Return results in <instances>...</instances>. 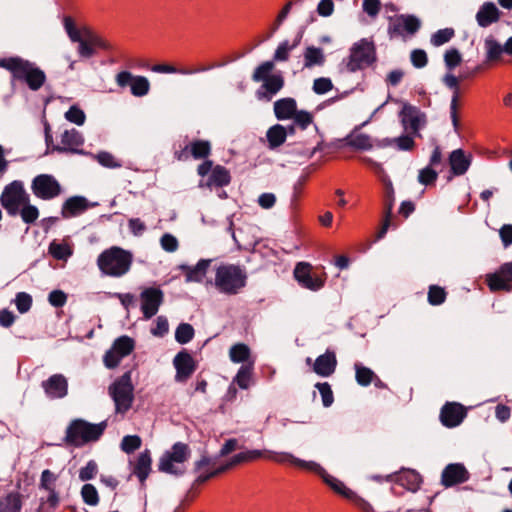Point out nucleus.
Returning a JSON list of instances; mask_svg holds the SVG:
<instances>
[{
	"label": "nucleus",
	"mask_w": 512,
	"mask_h": 512,
	"mask_svg": "<svg viewBox=\"0 0 512 512\" xmlns=\"http://www.w3.org/2000/svg\"><path fill=\"white\" fill-rule=\"evenodd\" d=\"M272 458L278 463L289 461L297 467L318 474L335 493L352 501L362 512H374L373 507L365 499L356 495V493L346 487L342 481L328 474L320 464L314 461H305L299 459L291 453L287 452H282V454H275V456Z\"/></svg>",
	"instance_id": "1"
},
{
	"label": "nucleus",
	"mask_w": 512,
	"mask_h": 512,
	"mask_svg": "<svg viewBox=\"0 0 512 512\" xmlns=\"http://www.w3.org/2000/svg\"><path fill=\"white\" fill-rule=\"evenodd\" d=\"M0 68L9 71L13 80L26 83L32 91H38L46 81V74L40 67L19 56L0 58Z\"/></svg>",
	"instance_id": "2"
},
{
	"label": "nucleus",
	"mask_w": 512,
	"mask_h": 512,
	"mask_svg": "<svg viewBox=\"0 0 512 512\" xmlns=\"http://www.w3.org/2000/svg\"><path fill=\"white\" fill-rule=\"evenodd\" d=\"M248 275L245 268L235 264H220L215 269L214 281H208L225 295H237L247 285Z\"/></svg>",
	"instance_id": "3"
},
{
	"label": "nucleus",
	"mask_w": 512,
	"mask_h": 512,
	"mask_svg": "<svg viewBox=\"0 0 512 512\" xmlns=\"http://www.w3.org/2000/svg\"><path fill=\"white\" fill-rule=\"evenodd\" d=\"M106 428L107 421L93 424L83 419H74L66 429L64 442L69 446L81 447L99 440Z\"/></svg>",
	"instance_id": "4"
},
{
	"label": "nucleus",
	"mask_w": 512,
	"mask_h": 512,
	"mask_svg": "<svg viewBox=\"0 0 512 512\" xmlns=\"http://www.w3.org/2000/svg\"><path fill=\"white\" fill-rule=\"evenodd\" d=\"M132 260L133 257L129 251L114 246L99 255L97 264L104 274L121 277L130 270Z\"/></svg>",
	"instance_id": "5"
},
{
	"label": "nucleus",
	"mask_w": 512,
	"mask_h": 512,
	"mask_svg": "<svg viewBox=\"0 0 512 512\" xmlns=\"http://www.w3.org/2000/svg\"><path fill=\"white\" fill-rule=\"evenodd\" d=\"M133 392L131 371L125 372L109 386V394L115 403L117 413L125 414L131 408L134 400Z\"/></svg>",
	"instance_id": "6"
},
{
	"label": "nucleus",
	"mask_w": 512,
	"mask_h": 512,
	"mask_svg": "<svg viewBox=\"0 0 512 512\" xmlns=\"http://www.w3.org/2000/svg\"><path fill=\"white\" fill-rule=\"evenodd\" d=\"M376 60L374 43L363 38L351 47L350 55L346 62V69L348 72L354 73L372 65Z\"/></svg>",
	"instance_id": "7"
},
{
	"label": "nucleus",
	"mask_w": 512,
	"mask_h": 512,
	"mask_svg": "<svg viewBox=\"0 0 512 512\" xmlns=\"http://www.w3.org/2000/svg\"><path fill=\"white\" fill-rule=\"evenodd\" d=\"M29 201V194L25 191L23 183L18 180L6 185L0 197L2 207L13 217L18 215L21 205Z\"/></svg>",
	"instance_id": "8"
},
{
	"label": "nucleus",
	"mask_w": 512,
	"mask_h": 512,
	"mask_svg": "<svg viewBox=\"0 0 512 512\" xmlns=\"http://www.w3.org/2000/svg\"><path fill=\"white\" fill-rule=\"evenodd\" d=\"M190 453L191 450L187 444L176 442L171 451H166L159 459V471L175 476L182 475L184 471L175 467L174 463H184L190 457Z\"/></svg>",
	"instance_id": "9"
},
{
	"label": "nucleus",
	"mask_w": 512,
	"mask_h": 512,
	"mask_svg": "<svg viewBox=\"0 0 512 512\" xmlns=\"http://www.w3.org/2000/svg\"><path fill=\"white\" fill-rule=\"evenodd\" d=\"M31 190L37 198L42 200H51L62 192L60 183L50 174H39L34 177Z\"/></svg>",
	"instance_id": "10"
},
{
	"label": "nucleus",
	"mask_w": 512,
	"mask_h": 512,
	"mask_svg": "<svg viewBox=\"0 0 512 512\" xmlns=\"http://www.w3.org/2000/svg\"><path fill=\"white\" fill-rule=\"evenodd\" d=\"M116 83L122 88L130 86L131 94L135 97H143L150 90V82L145 76H135L129 71L119 72L116 75Z\"/></svg>",
	"instance_id": "11"
},
{
	"label": "nucleus",
	"mask_w": 512,
	"mask_h": 512,
	"mask_svg": "<svg viewBox=\"0 0 512 512\" xmlns=\"http://www.w3.org/2000/svg\"><path fill=\"white\" fill-rule=\"evenodd\" d=\"M140 300L143 317L148 320L157 314L164 301V293L160 288L148 287L141 292Z\"/></svg>",
	"instance_id": "12"
},
{
	"label": "nucleus",
	"mask_w": 512,
	"mask_h": 512,
	"mask_svg": "<svg viewBox=\"0 0 512 512\" xmlns=\"http://www.w3.org/2000/svg\"><path fill=\"white\" fill-rule=\"evenodd\" d=\"M486 282L492 292L512 291V261L502 264L496 272L487 274Z\"/></svg>",
	"instance_id": "13"
},
{
	"label": "nucleus",
	"mask_w": 512,
	"mask_h": 512,
	"mask_svg": "<svg viewBox=\"0 0 512 512\" xmlns=\"http://www.w3.org/2000/svg\"><path fill=\"white\" fill-rule=\"evenodd\" d=\"M401 122L405 130L421 137L419 130L426 123V115L418 107L411 104H404L400 111Z\"/></svg>",
	"instance_id": "14"
},
{
	"label": "nucleus",
	"mask_w": 512,
	"mask_h": 512,
	"mask_svg": "<svg viewBox=\"0 0 512 512\" xmlns=\"http://www.w3.org/2000/svg\"><path fill=\"white\" fill-rule=\"evenodd\" d=\"M173 365L176 370L175 381L179 383L187 382L197 369L196 361L186 349L175 355Z\"/></svg>",
	"instance_id": "15"
},
{
	"label": "nucleus",
	"mask_w": 512,
	"mask_h": 512,
	"mask_svg": "<svg viewBox=\"0 0 512 512\" xmlns=\"http://www.w3.org/2000/svg\"><path fill=\"white\" fill-rule=\"evenodd\" d=\"M466 416V408L458 402H447L440 411V421L447 428L459 426Z\"/></svg>",
	"instance_id": "16"
},
{
	"label": "nucleus",
	"mask_w": 512,
	"mask_h": 512,
	"mask_svg": "<svg viewBox=\"0 0 512 512\" xmlns=\"http://www.w3.org/2000/svg\"><path fill=\"white\" fill-rule=\"evenodd\" d=\"M470 474L462 463H450L442 471L441 484L448 488L468 481Z\"/></svg>",
	"instance_id": "17"
},
{
	"label": "nucleus",
	"mask_w": 512,
	"mask_h": 512,
	"mask_svg": "<svg viewBox=\"0 0 512 512\" xmlns=\"http://www.w3.org/2000/svg\"><path fill=\"white\" fill-rule=\"evenodd\" d=\"M46 396L50 399H61L68 394V380L63 374H53L47 380L42 381Z\"/></svg>",
	"instance_id": "18"
},
{
	"label": "nucleus",
	"mask_w": 512,
	"mask_h": 512,
	"mask_svg": "<svg viewBox=\"0 0 512 512\" xmlns=\"http://www.w3.org/2000/svg\"><path fill=\"white\" fill-rule=\"evenodd\" d=\"M284 85L285 80L281 73L273 74L257 89L256 97L258 100L271 101L283 89Z\"/></svg>",
	"instance_id": "19"
},
{
	"label": "nucleus",
	"mask_w": 512,
	"mask_h": 512,
	"mask_svg": "<svg viewBox=\"0 0 512 512\" xmlns=\"http://www.w3.org/2000/svg\"><path fill=\"white\" fill-rule=\"evenodd\" d=\"M294 277L301 286L313 291L319 290L324 285L321 278L311 274L309 264L298 263L294 269Z\"/></svg>",
	"instance_id": "20"
},
{
	"label": "nucleus",
	"mask_w": 512,
	"mask_h": 512,
	"mask_svg": "<svg viewBox=\"0 0 512 512\" xmlns=\"http://www.w3.org/2000/svg\"><path fill=\"white\" fill-rule=\"evenodd\" d=\"M61 143L63 146L54 145L52 151L60 153H79L77 147L84 143L82 134L76 129L65 130L61 135Z\"/></svg>",
	"instance_id": "21"
},
{
	"label": "nucleus",
	"mask_w": 512,
	"mask_h": 512,
	"mask_svg": "<svg viewBox=\"0 0 512 512\" xmlns=\"http://www.w3.org/2000/svg\"><path fill=\"white\" fill-rule=\"evenodd\" d=\"M395 203L394 189L392 183L389 182L385 186V194H384V219L380 230L377 232L376 239H382L387 233L392 218V211Z\"/></svg>",
	"instance_id": "22"
},
{
	"label": "nucleus",
	"mask_w": 512,
	"mask_h": 512,
	"mask_svg": "<svg viewBox=\"0 0 512 512\" xmlns=\"http://www.w3.org/2000/svg\"><path fill=\"white\" fill-rule=\"evenodd\" d=\"M337 367V358L334 351L327 349L318 356L313 364V371L321 377L331 376Z\"/></svg>",
	"instance_id": "23"
},
{
	"label": "nucleus",
	"mask_w": 512,
	"mask_h": 512,
	"mask_svg": "<svg viewBox=\"0 0 512 512\" xmlns=\"http://www.w3.org/2000/svg\"><path fill=\"white\" fill-rule=\"evenodd\" d=\"M501 12L493 2L483 3L476 13V21L480 27L486 28L499 21Z\"/></svg>",
	"instance_id": "24"
},
{
	"label": "nucleus",
	"mask_w": 512,
	"mask_h": 512,
	"mask_svg": "<svg viewBox=\"0 0 512 512\" xmlns=\"http://www.w3.org/2000/svg\"><path fill=\"white\" fill-rule=\"evenodd\" d=\"M89 208L88 200L83 196L69 197L62 205L61 215L63 218L77 216Z\"/></svg>",
	"instance_id": "25"
},
{
	"label": "nucleus",
	"mask_w": 512,
	"mask_h": 512,
	"mask_svg": "<svg viewBox=\"0 0 512 512\" xmlns=\"http://www.w3.org/2000/svg\"><path fill=\"white\" fill-rule=\"evenodd\" d=\"M275 117L278 120L292 119L297 112V102L294 98H281L273 105Z\"/></svg>",
	"instance_id": "26"
},
{
	"label": "nucleus",
	"mask_w": 512,
	"mask_h": 512,
	"mask_svg": "<svg viewBox=\"0 0 512 512\" xmlns=\"http://www.w3.org/2000/svg\"><path fill=\"white\" fill-rule=\"evenodd\" d=\"M212 262V259H201L195 266L183 265L181 269L185 273L186 281L202 282Z\"/></svg>",
	"instance_id": "27"
},
{
	"label": "nucleus",
	"mask_w": 512,
	"mask_h": 512,
	"mask_svg": "<svg viewBox=\"0 0 512 512\" xmlns=\"http://www.w3.org/2000/svg\"><path fill=\"white\" fill-rule=\"evenodd\" d=\"M449 164L451 172L456 176H460L467 172L470 167L471 160L465 155L462 149H456L449 155Z\"/></svg>",
	"instance_id": "28"
},
{
	"label": "nucleus",
	"mask_w": 512,
	"mask_h": 512,
	"mask_svg": "<svg viewBox=\"0 0 512 512\" xmlns=\"http://www.w3.org/2000/svg\"><path fill=\"white\" fill-rule=\"evenodd\" d=\"M67 35L72 42L78 43L77 52L80 58L89 59L95 55V50L91 47V45H89L82 29L79 30L76 28Z\"/></svg>",
	"instance_id": "29"
},
{
	"label": "nucleus",
	"mask_w": 512,
	"mask_h": 512,
	"mask_svg": "<svg viewBox=\"0 0 512 512\" xmlns=\"http://www.w3.org/2000/svg\"><path fill=\"white\" fill-rule=\"evenodd\" d=\"M152 458L148 449L141 452L137 458L133 473L138 477L139 481L143 484L151 471Z\"/></svg>",
	"instance_id": "30"
},
{
	"label": "nucleus",
	"mask_w": 512,
	"mask_h": 512,
	"mask_svg": "<svg viewBox=\"0 0 512 512\" xmlns=\"http://www.w3.org/2000/svg\"><path fill=\"white\" fill-rule=\"evenodd\" d=\"M231 182V175L228 169L224 166L216 165L205 184L206 187H223L229 185Z\"/></svg>",
	"instance_id": "31"
},
{
	"label": "nucleus",
	"mask_w": 512,
	"mask_h": 512,
	"mask_svg": "<svg viewBox=\"0 0 512 512\" xmlns=\"http://www.w3.org/2000/svg\"><path fill=\"white\" fill-rule=\"evenodd\" d=\"M396 476V482L402 486H405L408 490L416 492L421 485V475L415 470H404Z\"/></svg>",
	"instance_id": "32"
},
{
	"label": "nucleus",
	"mask_w": 512,
	"mask_h": 512,
	"mask_svg": "<svg viewBox=\"0 0 512 512\" xmlns=\"http://www.w3.org/2000/svg\"><path fill=\"white\" fill-rule=\"evenodd\" d=\"M265 454H267V457L273 461H275L272 457L275 456V454H278L277 452L267 451V450H248L245 452H240L236 455H234L230 460L231 464L234 466L239 465L241 463L254 461L258 458L263 457Z\"/></svg>",
	"instance_id": "33"
},
{
	"label": "nucleus",
	"mask_w": 512,
	"mask_h": 512,
	"mask_svg": "<svg viewBox=\"0 0 512 512\" xmlns=\"http://www.w3.org/2000/svg\"><path fill=\"white\" fill-rule=\"evenodd\" d=\"M268 147L276 149L286 141V128L281 124L271 126L266 132Z\"/></svg>",
	"instance_id": "34"
},
{
	"label": "nucleus",
	"mask_w": 512,
	"mask_h": 512,
	"mask_svg": "<svg viewBox=\"0 0 512 512\" xmlns=\"http://www.w3.org/2000/svg\"><path fill=\"white\" fill-rule=\"evenodd\" d=\"M325 63V55L323 50L318 47L308 46L304 52V68H312L314 66H323Z\"/></svg>",
	"instance_id": "35"
},
{
	"label": "nucleus",
	"mask_w": 512,
	"mask_h": 512,
	"mask_svg": "<svg viewBox=\"0 0 512 512\" xmlns=\"http://www.w3.org/2000/svg\"><path fill=\"white\" fill-rule=\"evenodd\" d=\"M346 144L355 150H371L373 148L372 139L367 134L348 135L345 139Z\"/></svg>",
	"instance_id": "36"
},
{
	"label": "nucleus",
	"mask_w": 512,
	"mask_h": 512,
	"mask_svg": "<svg viewBox=\"0 0 512 512\" xmlns=\"http://www.w3.org/2000/svg\"><path fill=\"white\" fill-rule=\"evenodd\" d=\"M113 350L121 357L124 358L132 353L135 348V341L133 338L123 335L114 340L112 347Z\"/></svg>",
	"instance_id": "37"
},
{
	"label": "nucleus",
	"mask_w": 512,
	"mask_h": 512,
	"mask_svg": "<svg viewBox=\"0 0 512 512\" xmlns=\"http://www.w3.org/2000/svg\"><path fill=\"white\" fill-rule=\"evenodd\" d=\"M190 155L194 159H205L211 154V143L208 140H195L189 145Z\"/></svg>",
	"instance_id": "38"
},
{
	"label": "nucleus",
	"mask_w": 512,
	"mask_h": 512,
	"mask_svg": "<svg viewBox=\"0 0 512 512\" xmlns=\"http://www.w3.org/2000/svg\"><path fill=\"white\" fill-rule=\"evenodd\" d=\"M21 507V496L18 493H9L0 500V512H20Z\"/></svg>",
	"instance_id": "39"
},
{
	"label": "nucleus",
	"mask_w": 512,
	"mask_h": 512,
	"mask_svg": "<svg viewBox=\"0 0 512 512\" xmlns=\"http://www.w3.org/2000/svg\"><path fill=\"white\" fill-rule=\"evenodd\" d=\"M355 378L360 386L370 385L375 377V373L368 367L363 366L360 363H355Z\"/></svg>",
	"instance_id": "40"
},
{
	"label": "nucleus",
	"mask_w": 512,
	"mask_h": 512,
	"mask_svg": "<svg viewBox=\"0 0 512 512\" xmlns=\"http://www.w3.org/2000/svg\"><path fill=\"white\" fill-rule=\"evenodd\" d=\"M252 372L253 366L251 364L242 365L233 379V384H237L241 389H248L252 378Z\"/></svg>",
	"instance_id": "41"
},
{
	"label": "nucleus",
	"mask_w": 512,
	"mask_h": 512,
	"mask_svg": "<svg viewBox=\"0 0 512 512\" xmlns=\"http://www.w3.org/2000/svg\"><path fill=\"white\" fill-rule=\"evenodd\" d=\"M275 68V64L273 61H265L257 66L252 74V80L256 83L264 82L273 74L271 72Z\"/></svg>",
	"instance_id": "42"
},
{
	"label": "nucleus",
	"mask_w": 512,
	"mask_h": 512,
	"mask_svg": "<svg viewBox=\"0 0 512 512\" xmlns=\"http://www.w3.org/2000/svg\"><path fill=\"white\" fill-rule=\"evenodd\" d=\"M229 356L234 363L245 362L250 357V348L243 343L235 344L230 348Z\"/></svg>",
	"instance_id": "43"
},
{
	"label": "nucleus",
	"mask_w": 512,
	"mask_h": 512,
	"mask_svg": "<svg viewBox=\"0 0 512 512\" xmlns=\"http://www.w3.org/2000/svg\"><path fill=\"white\" fill-rule=\"evenodd\" d=\"M485 48L487 50L486 61L488 62L499 60L504 52L503 47L492 37L485 39Z\"/></svg>",
	"instance_id": "44"
},
{
	"label": "nucleus",
	"mask_w": 512,
	"mask_h": 512,
	"mask_svg": "<svg viewBox=\"0 0 512 512\" xmlns=\"http://www.w3.org/2000/svg\"><path fill=\"white\" fill-rule=\"evenodd\" d=\"M195 335L193 326L189 323H181L178 325L175 331V340L179 344L189 343Z\"/></svg>",
	"instance_id": "45"
},
{
	"label": "nucleus",
	"mask_w": 512,
	"mask_h": 512,
	"mask_svg": "<svg viewBox=\"0 0 512 512\" xmlns=\"http://www.w3.org/2000/svg\"><path fill=\"white\" fill-rule=\"evenodd\" d=\"M84 36L87 38L89 45L96 51V48L110 50L111 45L108 41L95 34L92 30L87 27L82 28Z\"/></svg>",
	"instance_id": "46"
},
{
	"label": "nucleus",
	"mask_w": 512,
	"mask_h": 512,
	"mask_svg": "<svg viewBox=\"0 0 512 512\" xmlns=\"http://www.w3.org/2000/svg\"><path fill=\"white\" fill-rule=\"evenodd\" d=\"M22 208H19V215L25 224H33L39 217V210L35 205L30 204V201L23 203Z\"/></svg>",
	"instance_id": "47"
},
{
	"label": "nucleus",
	"mask_w": 512,
	"mask_h": 512,
	"mask_svg": "<svg viewBox=\"0 0 512 512\" xmlns=\"http://www.w3.org/2000/svg\"><path fill=\"white\" fill-rule=\"evenodd\" d=\"M447 293L443 287L431 285L428 290V302L430 305L438 306L445 302Z\"/></svg>",
	"instance_id": "48"
},
{
	"label": "nucleus",
	"mask_w": 512,
	"mask_h": 512,
	"mask_svg": "<svg viewBox=\"0 0 512 512\" xmlns=\"http://www.w3.org/2000/svg\"><path fill=\"white\" fill-rule=\"evenodd\" d=\"M81 496L87 505L96 506L99 503L98 491L92 484H84L82 486Z\"/></svg>",
	"instance_id": "49"
},
{
	"label": "nucleus",
	"mask_w": 512,
	"mask_h": 512,
	"mask_svg": "<svg viewBox=\"0 0 512 512\" xmlns=\"http://www.w3.org/2000/svg\"><path fill=\"white\" fill-rule=\"evenodd\" d=\"M454 35L455 31L453 28L440 29L431 36V43L436 47L444 45L449 42Z\"/></svg>",
	"instance_id": "50"
},
{
	"label": "nucleus",
	"mask_w": 512,
	"mask_h": 512,
	"mask_svg": "<svg viewBox=\"0 0 512 512\" xmlns=\"http://www.w3.org/2000/svg\"><path fill=\"white\" fill-rule=\"evenodd\" d=\"M142 440L138 435H126L121 441V449L127 454L133 453L141 447Z\"/></svg>",
	"instance_id": "51"
},
{
	"label": "nucleus",
	"mask_w": 512,
	"mask_h": 512,
	"mask_svg": "<svg viewBox=\"0 0 512 512\" xmlns=\"http://www.w3.org/2000/svg\"><path fill=\"white\" fill-rule=\"evenodd\" d=\"M438 178V173L431 166H426L425 168L419 170L418 173V182L425 186L434 185Z\"/></svg>",
	"instance_id": "52"
},
{
	"label": "nucleus",
	"mask_w": 512,
	"mask_h": 512,
	"mask_svg": "<svg viewBox=\"0 0 512 512\" xmlns=\"http://www.w3.org/2000/svg\"><path fill=\"white\" fill-rule=\"evenodd\" d=\"M49 253L57 260H66L72 254L66 244L56 242H52L49 245Z\"/></svg>",
	"instance_id": "53"
},
{
	"label": "nucleus",
	"mask_w": 512,
	"mask_h": 512,
	"mask_svg": "<svg viewBox=\"0 0 512 512\" xmlns=\"http://www.w3.org/2000/svg\"><path fill=\"white\" fill-rule=\"evenodd\" d=\"M315 387L318 389V391L321 395L323 406L330 407L334 402L333 391L331 389L330 384L327 382H324V383L319 382V383H316Z\"/></svg>",
	"instance_id": "54"
},
{
	"label": "nucleus",
	"mask_w": 512,
	"mask_h": 512,
	"mask_svg": "<svg viewBox=\"0 0 512 512\" xmlns=\"http://www.w3.org/2000/svg\"><path fill=\"white\" fill-rule=\"evenodd\" d=\"M32 297L30 294L26 293V292H19L16 294V298H15V304H16V307H17V310L21 313V314H24L26 312H28L32 306Z\"/></svg>",
	"instance_id": "55"
},
{
	"label": "nucleus",
	"mask_w": 512,
	"mask_h": 512,
	"mask_svg": "<svg viewBox=\"0 0 512 512\" xmlns=\"http://www.w3.org/2000/svg\"><path fill=\"white\" fill-rule=\"evenodd\" d=\"M404 30L409 34H415L421 27L420 20L414 15L401 14Z\"/></svg>",
	"instance_id": "56"
},
{
	"label": "nucleus",
	"mask_w": 512,
	"mask_h": 512,
	"mask_svg": "<svg viewBox=\"0 0 512 512\" xmlns=\"http://www.w3.org/2000/svg\"><path fill=\"white\" fill-rule=\"evenodd\" d=\"M65 118L69 122L81 126L85 123L86 115L82 109L74 105L65 113Z\"/></svg>",
	"instance_id": "57"
},
{
	"label": "nucleus",
	"mask_w": 512,
	"mask_h": 512,
	"mask_svg": "<svg viewBox=\"0 0 512 512\" xmlns=\"http://www.w3.org/2000/svg\"><path fill=\"white\" fill-rule=\"evenodd\" d=\"M292 119L295 125H297L302 130H305L310 124L313 123V115L306 110H297Z\"/></svg>",
	"instance_id": "58"
},
{
	"label": "nucleus",
	"mask_w": 512,
	"mask_h": 512,
	"mask_svg": "<svg viewBox=\"0 0 512 512\" xmlns=\"http://www.w3.org/2000/svg\"><path fill=\"white\" fill-rule=\"evenodd\" d=\"M293 49L288 40L281 42L276 48L273 55V62H285L289 59V52Z\"/></svg>",
	"instance_id": "59"
},
{
	"label": "nucleus",
	"mask_w": 512,
	"mask_h": 512,
	"mask_svg": "<svg viewBox=\"0 0 512 512\" xmlns=\"http://www.w3.org/2000/svg\"><path fill=\"white\" fill-rule=\"evenodd\" d=\"M462 61V56L456 48L447 50L444 54V62L449 70L457 67Z\"/></svg>",
	"instance_id": "60"
},
{
	"label": "nucleus",
	"mask_w": 512,
	"mask_h": 512,
	"mask_svg": "<svg viewBox=\"0 0 512 512\" xmlns=\"http://www.w3.org/2000/svg\"><path fill=\"white\" fill-rule=\"evenodd\" d=\"M98 472V465L94 460H90L79 471V479L81 481H88L93 479Z\"/></svg>",
	"instance_id": "61"
},
{
	"label": "nucleus",
	"mask_w": 512,
	"mask_h": 512,
	"mask_svg": "<svg viewBox=\"0 0 512 512\" xmlns=\"http://www.w3.org/2000/svg\"><path fill=\"white\" fill-rule=\"evenodd\" d=\"M312 88L316 94L322 95L333 88V83L330 78L320 77L314 80Z\"/></svg>",
	"instance_id": "62"
},
{
	"label": "nucleus",
	"mask_w": 512,
	"mask_h": 512,
	"mask_svg": "<svg viewBox=\"0 0 512 512\" xmlns=\"http://www.w3.org/2000/svg\"><path fill=\"white\" fill-rule=\"evenodd\" d=\"M393 141L398 150L411 151L415 147L414 139L410 134L393 138Z\"/></svg>",
	"instance_id": "63"
},
{
	"label": "nucleus",
	"mask_w": 512,
	"mask_h": 512,
	"mask_svg": "<svg viewBox=\"0 0 512 512\" xmlns=\"http://www.w3.org/2000/svg\"><path fill=\"white\" fill-rule=\"evenodd\" d=\"M48 301L53 307L61 308L67 302V295L62 290H53L48 295Z\"/></svg>",
	"instance_id": "64"
}]
</instances>
